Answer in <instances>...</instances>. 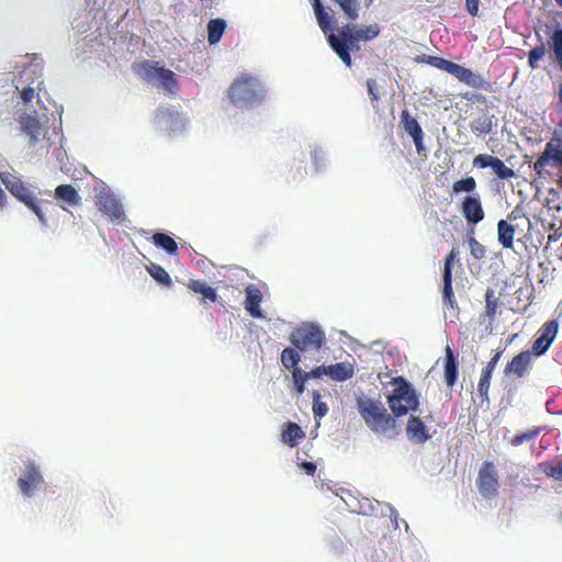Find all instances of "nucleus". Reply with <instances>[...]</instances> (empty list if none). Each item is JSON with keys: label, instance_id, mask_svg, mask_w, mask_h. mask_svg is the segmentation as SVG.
Instances as JSON below:
<instances>
[{"label": "nucleus", "instance_id": "f257e3e1", "mask_svg": "<svg viewBox=\"0 0 562 562\" xmlns=\"http://www.w3.org/2000/svg\"><path fill=\"white\" fill-rule=\"evenodd\" d=\"M357 408L366 425L376 435L393 438L400 434L396 419L380 401L360 396Z\"/></svg>", "mask_w": 562, "mask_h": 562}, {"label": "nucleus", "instance_id": "f03ea898", "mask_svg": "<svg viewBox=\"0 0 562 562\" xmlns=\"http://www.w3.org/2000/svg\"><path fill=\"white\" fill-rule=\"evenodd\" d=\"M229 102L240 109L259 105L265 99V89L258 77L240 74L231 83L227 90Z\"/></svg>", "mask_w": 562, "mask_h": 562}, {"label": "nucleus", "instance_id": "7ed1b4c3", "mask_svg": "<svg viewBox=\"0 0 562 562\" xmlns=\"http://www.w3.org/2000/svg\"><path fill=\"white\" fill-rule=\"evenodd\" d=\"M381 27L379 24H370L352 31L349 25L344 26L339 31V35L330 33L327 42L331 49L338 55L347 67H351V56L347 42L371 41L379 36Z\"/></svg>", "mask_w": 562, "mask_h": 562}, {"label": "nucleus", "instance_id": "20e7f679", "mask_svg": "<svg viewBox=\"0 0 562 562\" xmlns=\"http://www.w3.org/2000/svg\"><path fill=\"white\" fill-rule=\"evenodd\" d=\"M392 391L386 395V401L395 417L407 415L419 407V395L413 385L404 376H395L390 381Z\"/></svg>", "mask_w": 562, "mask_h": 562}, {"label": "nucleus", "instance_id": "39448f33", "mask_svg": "<svg viewBox=\"0 0 562 562\" xmlns=\"http://www.w3.org/2000/svg\"><path fill=\"white\" fill-rule=\"evenodd\" d=\"M0 180L16 200L22 202L36 215L42 225L47 226V218L36 198L34 187L31 183L23 181L20 176L9 171L0 172Z\"/></svg>", "mask_w": 562, "mask_h": 562}, {"label": "nucleus", "instance_id": "423d86ee", "mask_svg": "<svg viewBox=\"0 0 562 562\" xmlns=\"http://www.w3.org/2000/svg\"><path fill=\"white\" fill-rule=\"evenodd\" d=\"M290 340L301 351L318 350L325 344L326 336L319 325L303 323L291 333Z\"/></svg>", "mask_w": 562, "mask_h": 562}, {"label": "nucleus", "instance_id": "0eeeda50", "mask_svg": "<svg viewBox=\"0 0 562 562\" xmlns=\"http://www.w3.org/2000/svg\"><path fill=\"white\" fill-rule=\"evenodd\" d=\"M476 486L480 494L487 499L498 494V474L492 461H484L479 470Z\"/></svg>", "mask_w": 562, "mask_h": 562}, {"label": "nucleus", "instance_id": "6e6552de", "mask_svg": "<svg viewBox=\"0 0 562 562\" xmlns=\"http://www.w3.org/2000/svg\"><path fill=\"white\" fill-rule=\"evenodd\" d=\"M44 483V477L36 464L31 460L25 462V470L18 480L21 493L26 497H31Z\"/></svg>", "mask_w": 562, "mask_h": 562}, {"label": "nucleus", "instance_id": "1a4fd4ad", "mask_svg": "<svg viewBox=\"0 0 562 562\" xmlns=\"http://www.w3.org/2000/svg\"><path fill=\"white\" fill-rule=\"evenodd\" d=\"M95 205L98 210L108 216L110 220H120L123 215L122 205L115 196L106 189H95Z\"/></svg>", "mask_w": 562, "mask_h": 562}, {"label": "nucleus", "instance_id": "9d476101", "mask_svg": "<svg viewBox=\"0 0 562 562\" xmlns=\"http://www.w3.org/2000/svg\"><path fill=\"white\" fill-rule=\"evenodd\" d=\"M559 324L555 319L546 322L537 331L538 337L532 342V351L536 356H542L555 339Z\"/></svg>", "mask_w": 562, "mask_h": 562}, {"label": "nucleus", "instance_id": "9b49d317", "mask_svg": "<svg viewBox=\"0 0 562 562\" xmlns=\"http://www.w3.org/2000/svg\"><path fill=\"white\" fill-rule=\"evenodd\" d=\"M473 166L482 169L490 167L502 180H508L515 176V171L507 167L502 159L488 154L476 155L473 159Z\"/></svg>", "mask_w": 562, "mask_h": 562}, {"label": "nucleus", "instance_id": "f8f14e48", "mask_svg": "<svg viewBox=\"0 0 562 562\" xmlns=\"http://www.w3.org/2000/svg\"><path fill=\"white\" fill-rule=\"evenodd\" d=\"M461 213L469 224H477L484 220L485 212L482 201L477 194H468L463 198L460 206Z\"/></svg>", "mask_w": 562, "mask_h": 562}, {"label": "nucleus", "instance_id": "ddd939ff", "mask_svg": "<svg viewBox=\"0 0 562 562\" xmlns=\"http://www.w3.org/2000/svg\"><path fill=\"white\" fill-rule=\"evenodd\" d=\"M550 160L557 166H562V144L553 138L547 143L544 151L535 161L533 169L541 173Z\"/></svg>", "mask_w": 562, "mask_h": 562}, {"label": "nucleus", "instance_id": "4468645a", "mask_svg": "<svg viewBox=\"0 0 562 562\" xmlns=\"http://www.w3.org/2000/svg\"><path fill=\"white\" fill-rule=\"evenodd\" d=\"M452 76H454L462 83L480 90L491 91L492 85L484 79L480 74L473 72L471 69L461 65H457Z\"/></svg>", "mask_w": 562, "mask_h": 562}, {"label": "nucleus", "instance_id": "2eb2a0df", "mask_svg": "<svg viewBox=\"0 0 562 562\" xmlns=\"http://www.w3.org/2000/svg\"><path fill=\"white\" fill-rule=\"evenodd\" d=\"M532 353L525 350L516 355L504 368L505 375H515L516 378H524L531 366Z\"/></svg>", "mask_w": 562, "mask_h": 562}, {"label": "nucleus", "instance_id": "dca6fc26", "mask_svg": "<svg viewBox=\"0 0 562 562\" xmlns=\"http://www.w3.org/2000/svg\"><path fill=\"white\" fill-rule=\"evenodd\" d=\"M502 351H497L491 360L486 363V366L482 369L480 380L477 383V392L482 397V401L488 402V390L491 384L492 374L501 359Z\"/></svg>", "mask_w": 562, "mask_h": 562}, {"label": "nucleus", "instance_id": "f3484780", "mask_svg": "<svg viewBox=\"0 0 562 562\" xmlns=\"http://www.w3.org/2000/svg\"><path fill=\"white\" fill-rule=\"evenodd\" d=\"M401 123L404 130L413 138L417 151L423 149L424 132L415 117H413L408 110H403L401 113Z\"/></svg>", "mask_w": 562, "mask_h": 562}, {"label": "nucleus", "instance_id": "a211bd4d", "mask_svg": "<svg viewBox=\"0 0 562 562\" xmlns=\"http://www.w3.org/2000/svg\"><path fill=\"white\" fill-rule=\"evenodd\" d=\"M406 432L411 441L415 443H425L430 439V435L425 423L417 416H411L406 424Z\"/></svg>", "mask_w": 562, "mask_h": 562}, {"label": "nucleus", "instance_id": "6ab92c4d", "mask_svg": "<svg viewBox=\"0 0 562 562\" xmlns=\"http://www.w3.org/2000/svg\"><path fill=\"white\" fill-rule=\"evenodd\" d=\"M246 300H245V308L251 315L256 318H261L262 312L260 308V304L262 302V293L261 291L255 285L249 284L246 288Z\"/></svg>", "mask_w": 562, "mask_h": 562}, {"label": "nucleus", "instance_id": "aec40b11", "mask_svg": "<svg viewBox=\"0 0 562 562\" xmlns=\"http://www.w3.org/2000/svg\"><path fill=\"white\" fill-rule=\"evenodd\" d=\"M164 66L159 61L144 60L135 66V70L146 82H157Z\"/></svg>", "mask_w": 562, "mask_h": 562}, {"label": "nucleus", "instance_id": "412c9836", "mask_svg": "<svg viewBox=\"0 0 562 562\" xmlns=\"http://www.w3.org/2000/svg\"><path fill=\"white\" fill-rule=\"evenodd\" d=\"M313 8L319 29L328 36L335 26L334 16L326 11L321 0H313Z\"/></svg>", "mask_w": 562, "mask_h": 562}, {"label": "nucleus", "instance_id": "4be33fe9", "mask_svg": "<svg viewBox=\"0 0 562 562\" xmlns=\"http://www.w3.org/2000/svg\"><path fill=\"white\" fill-rule=\"evenodd\" d=\"M188 289L193 291L194 293H199L202 295V303L212 302L215 303L218 300V295L216 290L209 285L205 281L202 280H190L187 284Z\"/></svg>", "mask_w": 562, "mask_h": 562}, {"label": "nucleus", "instance_id": "5701e85b", "mask_svg": "<svg viewBox=\"0 0 562 562\" xmlns=\"http://www.w3.org/2000/svg\"><path fill=\"white\" fill-rule=\"evenodd\" d=\"M355 374V369L351 363L337 362L335 364L327 366V375L337 382H344L351 379Z\"/></svg>", "mask_w": 562, "mask_h": 562}, {"label": "nucleus", "instance_id": "b1692460", "mask_svg": "<svg viewBox=\"0 0 562 562\" xmlns=\"http://www.w3.org/2000/svg\"><path fill=\"white\" fill-rule=\"evenodd\" d=\"M445 381L449 387H452L458 380V366L457 360L451 347L447 346L445 349Z\"/></svg>", "mask_w": 562, "mask_h": 562}, {"label": "nucleus", "instance_id": "393cba45", "mask_svg": "<svg viewBox=\"0 0 562 562\" xmlns=\"http://www.w3.org/2000/svg\"><path fill=\"white\" fill-rule=\"evenodd\" d=\"M55 198L70 206H78L81 203V196L71 184H59L55 189Z\"/></svg>", "mask_w": 562, "mask_h": 562}, {"label": "nucleus", "instance_id": "a878e982", "mask_svg": "<svg viewBox=\"0 0 562 562\" xmlns=\"http://www.w3.org/2000/svg\"><path fill=\"white\" fill-rule=\"evenodd\" d=\"M23 132L30 137V144L35 145L41 137L42 127L38 120L32 115L25 114L21 119Z\"/></svg>", "mask_w": 562, "mask_h": 562}, {"label": "nucleus", "instance_id": "bb28decb", "mask_svg": "<svg viewBox=\"0 0 562 562\" xmlns=\"http://www.w3.org/2000/svg\"><path fill=\"white\" fill-rule=\"evenodd\" d=\"M538 470L547 477L554 481L562 482V457H557L549 461H543L538 464Z\"/></svg>", "mask_w": 562, "mask_h": 562}, {"label": "nucleus", "instance_id": "cd10ccee", "mask_svg": "<svg viewBox=\"0 0 562 562\" xmlns=\"http://www.w3.org/2000/svg\"><path fill=\"white\" fill-rule=\"evenodd\" d=\"M485 312L484 315L480 316L481 323H484V318L488 319V323L492 324L495 321L496 313L499 306V300L495 295V291L491 288H487L485 291Z\"/></svg>", "mask_w": 562, "mask_h": 562}, {"label": "nucleus", "instance_id": "c85d7f7f", "mask_svg": "<svg viewBox=\"0 0 562 562\" xmlns=\"http://www.w3.org/2000/svg\"><path fill=\"white\" fill-rule=\"evenodd\" d=\"M305 437L303 429L295 423L289 422L285 424V429L282 432V441L291 448L296 447L299 440Z\"/></svg>", "mask_w": 562, "mask_h": 562}, {"label": "nucleus", "instance_id": "c756f323", "mask_svg": "<svg viewBox=\"0 0 562 562\" xmlns=\"http://www.w3.org/2000/svg\"><path fill=\"white\" fill-rule=\"evenodd\" d=\"M498 241L503 248H513L515 227L507 223L505 220H501L497 223Z\"/></svg>", "mask_w": 562, "mask_h": 562}, {"label": "nucleus", "instance_id": "7c9ffc66", "mask_svg": "<svg viewBox=\"0 0 562 562\" xmlns=\"http://www.w3.org/2000/svg\"><path fill=\"white\" fill-rule=\"evenodd\" d=\"M417 60L426 63V64H428L435 68H438L440 70L447 71L450 75L453 74V71L458 65L457 63H453L446 58L438 57V56H430V55H422L420 57H418Z\"/></svg>", "mask_w": 562, "mask_h": 562}, {"label": "nucleus", "instance_id": "2f4dec72", "mask_svg": "<svg viewBox=\"0 0 562 562\" xmlns=\"http://www.w3.org/2000/svg\"><path fill=\"white\" fill-rule=\"evenodd\" d=\"M226 29V22L223 19H212L207 23V41L211 45L218 43Z\"/></svg>", "mask_w": 562, "mask_h": 562}, {"label": "nucleus", "instance_id": "473e14b6", "mask_svg": "<svg viewBox=\"0 0 562 562\" xmlns=\"http://www.w3.org/2000/svg\"><path fill=\"white\" fill-rule=\"evenodd\" d=\"M153 243L156 247L166 250L169 255H177L178 245L176 240L165 233H155Z\"/></svg>", "mask_w": 562, "mask_h": 562}, {"label": "nucleus", "instance_id": "72a5a7b5", "mask_svg": "<svg viewBox=\"0 0 562 562\" xmlns=\"http://www.w3.org/2000/svg\"><path fill=\"white\" fill-rule=\"evenodd\" d=\"M470 128L473 133H475L479 136L487 135L488 133H491L493 128L492 119L486 114L479 116L471 122Z\"/></svg>", "mask_w": 562, "mask_h": 562}, {"label": "nucleus", "instance_id": "f704fd0d", "mask_svg": "<svg viewBox=\"0 0 562 562\" xmlns=\"http://www.w3.org/2000/svg\"><path fill=\"white\" fill-rule=\"evenodd\" d=\"M442 302L445 306H449L452 310H458V303L453 294L452 277H442Z\"/></svg>", "mask_w": 562, "mask_h": 562}, {"label": "nucleus", "instance_id": "c9c22d12", "mask_svg": "<svg viewBox=\"0 0 562 562\" xmlns=\"http://www.w3.org/2000/svg\"><path fill=\"white\" fill-rule=\"evenodd\" d=\"M147 271L153 279H155L159 284L169 288L172 284L171 278L169 273L157 263H150L147 267Z\"/></svg>", "mask_w": 562, "mask_h": 562}, {"label": "nucleus", "instance_id": "e433bc0d", "mask_svg": "<svg viewBox=\"0 0 562 562\" xmlns=\"http://www.w3.org/2000/svg\"><path fill=\"white\" fill-rule=\"evenodd\" d=\"M542 430V427H532L527 431L518 432L510 439V445L513 447H519L527 441H532L537 439Z\"/></svg>", "mask_w": 562, "mask_h": 562}, {"label": "nucleus", "instance_id": "4c0bfd02", "mask_svg": "<svg viewBox=\"0 0 562 562\" xmlns=\"http://www.w3.org/2000/svg\"><path fill=\"white\" fill-rule=\"evenodd\" d=\"M157 82H159L167 91L171 93H173L178 87L175 72L165 67L160 70V76Z\"/></svg>", "mask_w": 562, "mask_h": 562}, {"label": "nucleus", "instance_id": "58836bf2", "mask_svg": "<svg viewBox=\"0 0 562 562\" xmlns=\"http://www.w3.org/2000/svg\"><path fill=\"white\" fill-rule=\"evenodd\" d=\"M301 360L299 352L293 348H284L281 352V362L286 369L299 368L297 364Z\"/></svg>", "mask_w": 562, "mask_h": 562}, {"label": "nucleus", "instance_id": "ea45409f", "mask_svg": "<svg viewBox=\"0 0 562 562\" xmlns=\"http://www.w3.org/2000/svg\"><path fill=\"white\" fill-rule=\"evenodd\" d=\"M476 186V180L473 177H465L453 182L452 191L456 193H472L475 191Z\"/></svg>", "mask_w": 562, "mask_h": 562}, {"label": "nucleus", "instance_id": "a19ab883", "mask_svg": "<svg viewBox=\"0 0 562 562\" xmlns=\"http://www.w3.org/2000/svg\"><path fill=\"white\" fill-rule=\"evenodd\" d=\"M551 46L557 61L562 68V29H557L551 35Z\"/></svg>", "mask_w": 562, "mask_h": 562}, {"label": "nucleus", "instance_id": "79ce46f5", "mask_svg": "<svg viewBox=\"0 0 562 562\" xmlns=\"http://www.w3.org/2000/svg\"><path fill=\"white\" fill-rule=\"evenodd\" d=\"M546 55V47L541 43L540 45L533 47L528 53V65L531 69H537L539 67L538 63Z\"/></svg>", "mask_w": 562, "mask_h": 562}, {"label": "nucleus", "instance_id": "37998d69", "mask_svg": "<svg viewBox=\"0 0 562 562\" xmlns=\"http://www.w3.org/2000/svg\"><path fill=\"white\" fill-rule=\"evenodd\" d=\"M292 376L296 392L302 394L305 390V382L308 380L306 372L300 368H294Z\"/></svg>", "mask_w": 562, "mask_h": 562}, {"label": "nucleus", "instance_id": "c03bdc74", "mask_svg": "<svg viewBox=\"0 0 562 562\" xmlns=\"http://www.w3.org/2000/svg\"><path fill=\"white\" fill-rule=\"evenodd\" d=\"M328 412L327 404L321 401L318 392L313 393V413L315 418L324 417Z\"/></svg>", "mask_w": 562, "mask_h": 562}, {"label": "nucleus", "instance_id": "a18cd8bd", "mask_svg": "<svg viewBox=\"0 0 562 562\" xmlns=\"http://www.w3.org/2000/svg\"><path fill=\"white\" fill-rule=\"evenodd\" d=\"M459 250L457 248H452L450 252L445 258V266L442 271V277H452V267L456 260H458Z\"/></svg>", "mask_w": 562, "mask_h": 562}, {"label": "nucleus", "instance_id": "49530a36", "mask_svg": "<svg viewBox=\"0 0 562 562\" xmlns=\"http://www.w3.org/2000/svg\"><path fill=\"white\" fill-rule=\"evenodd\" d=\"M470 252L475 259H483L485 257V247L476 240L473 236L469 238Z\"/></svg>", "mask_w": 562, "mask_h": 562}, {"label": "nucleus", "instance_id": "de8ad7c7", "mask_svg": "<svg viewBox=\"0 0 562 562\" xmlns=\"http://www.w3.org/2000/svg\"><path fill=\"white\" fill-rule=\"evenodd\" d=\"M167 116L178 119L179 113H178L177 111H173V110L168 109V108H165V109L159 108V109H158V112H157V114H156V122H157L158 124H161V122H162V121H165V119H166Z\"/></svg>", "mask_w": 562, "mask_h": 562}, {"label": "nucleus", "instance_id": "09e8293b", "mask_svg": "<svg viewBox=\"0 0 562 562\" xmlns=\"http://www.w3.org/2000/svg\"><path fill=\"white\" fill-rule=\"evenodd\" d=\"M479 4L480 0H465V8L471 16L474 18L479 15Z\"/></svg>", "mask_w": 562, "mask_h": 562}, {"label": "nucleus", "instance_id": "8fccbe9b", "mask_svg": "<svg viewBox=\"0 0 562 562\" xmlns=\"http://www.w3.org/2000/svg\"><path fill=\"white\" fill-rule=\"evenodd\" d=\"M324 374L327 375V366H319L314 368L310 372H306L308 379H318Z\"/></svg>", "mask_w": 562, "mask_h": 562}, {"label": "nucleus", "instance_id": "3c124183", "mask_svg": "<svg viewBox=\"0 0 562 562\" xmlns=\"http://www.w3.org/2000/svg\"><path fill=\"white\" fill-rule=\"evenodd\" d=\"M367 87H368V92H369L370 99L372 101H376L379 99V97H378V92H376L375 80L374 79H368L367 80Z\"/></svg>", "mask_w": 562, "mask_h": 562}, {"label": "nucleus", "instance_id": "603ef678", "mask_svg": "<svg viewBox=\"0 0 562 562\" xmlns=\"http://www.w3.org/2000/svg\"><path fill=\"white\" fill-rule=\"evenodd\" d=\"M21 99L24 103H29L34 99V89L32 87H26L21 92Z\"/></svg>", "mask_w": 562, "mask_h": 562}, {"label": "nucleus", "instance_id": "864d4df0", "mask_svg": "<svg viewBox=\"0 0 562 562\" xmlns=\"http://www.w3.org/2000/svg\"><path fill=\"white\" fill-rule=\"evenodd\" d=\"M301 468L308 475H314L315 474L316 465L313 462L304 461V462L301 463Z\"/></svg>", "mask_w": 562, "mask_h": 562}, {"label": "nucleus", "instance_id": "5fc2aeb1", "mask_svg": "<svg viewBox=\"0 0 562 562\" xmlns=\"http://www.w3.org/2000/svg\"><path fill=\"white\" fill-rule=\"evenodd\" d=\"M553 139L562 144V119L559 124V128L557 130Z\"/></svg>", "mask_w": 562, "mask_h": 562}, {"label": "nucleus", "instance_id": "6e6d98bb", "mask_svg": "<svg viewBox=\"0 0 562 562\" xmlns=\"http://www.w3.org/2000/svg\"><path fill=\"white\" fill-rule=\"evenodd\" d=\"M7 201H8V196H7L5 192L2 190V188L0 187V209H3L5 206Z\"/></svg>", "mask_w": 562, "mask_h": 562}, {"label": "nucleus", "instance_id": "4d7b16f0", "mask_svg": "<svg viewBox=\"0 0 562 562\" xmlns=\"http://www.w3.org/2000/svg\"><path fill=\"white\" fill-rule=\"evenodd\" d=\"M359 42H347V45L349 46V50L350 49H356V50H359L360 49V46L358 44Z\"/></svg>", "mask_w": 562, "mask_h": 562}, {"label": "nucleus", "instance_id": "13d9d810", "mask_svg": "<svg viewBox=\"0 0 562 562\" xmlns=\"http://www.w3.org/2000/svg\"><path fill=\"white\" fill-rule=\"evenodd\" d=\"M559 99H560V102L562 103V85L559 88Z\"/></svg>", "mask_w": 562, "mask_h": 562}, {"label": "nucleus", "instance_id": "bf43d9fd", "mask_svg": "<svg viewBox=\"0 0 562 562\" xmlns=\"http://www.w3.org/2000/svg\"><path fill=\"white\" fill-rule=\"evenodd\" d=\"M373 3V0H366V7L369 8Z\"/></svg>", "mask_w": 562, "mask_h": 562}, {"label": "nucleus", "instance_id": "052dcab7", "mask_svg": "<svg viewBox=\"0 0 562 562\" xmlns=\"http://www.w3.org/2000/svg\"><path fill=\"white\" fill-rule=\"evenodd\" d=\"M61 210H67V207L64 204H60Z\"/></svg>", "mask_w": 562, "mask_h": 562}, {"label": "nucleus", "instance_id": "680f3d73", "mask_svg": "<svg viewBox=\"0 0 562 562\" xmlns=\"http://www.w3.org/2000/svg\"><path fill=\"white\" fill-rule=\"evenodd\" d=\"M562 7V0H555Z\"/></svg>", "mask_w": 562, "mask_h": 562}, {"label": "nucleus", "instance_id": "e2e57ef3", "mask_svg": "<svg viewBox=\"0 0 562 562\" xmlns=\"http://www.w3.org/2000/svg\"><path fill=\"white\" fill-rule=\"evenodd\" d=\"M559 183H560V186L562 187V176H561V178H560V180H559Z\"/></svg>", "mask_w": 562, "mask_h": 562}]
</instances>
